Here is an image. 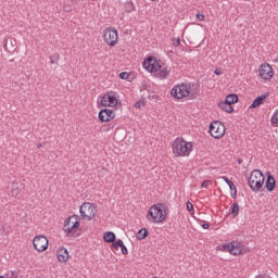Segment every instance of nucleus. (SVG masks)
<instances>
[{"label":"nucleus","mask_w":278,"mask_h":278,"mask_svg":"<svg viewBox=\"0 0 278 278\" xmlns=\"http://www.w3.org/2000/svg\"><path fill=\"white\" fill-rule=\"evenodd\" d=\"M142 66L149 73H157V71H160V68H162L160 61L155 56H148L143 61Z\"/></svg>","instance_id":"8"},{"label":"nucleus","mask_w":278,"mask_h":278,"mask_svg":"<svg viewBox=\"0 0 278 278\" xmlns=\"http://www.w3.org/2000/svg\"><path fill=\"white\" fill-rule=\"evenodd\" d=\"M113 249H115V251H118V249H122V253L123 255H127V253H129V251L127 250V247H125V243H123V240H117L112 244Z\"/></svg>","instance_id":"18"},{"label":"nucleus","mask_w":278,"mask_h":278,"mask_svg":"<svg viewBox=\"0 0 278 278\" xmlns=\"http://www.w3.org/2000/svg\"><path fill=\"white\" fill-rule=\"evenodd\" d=\"M104 42L109 45V47H116L118 45V30L114 27H109L103 31Z\"/></svg>","instance_id":"6"},{"label":"nucleus","mask_w":278,"mask_h":278,"mask_svg":"<svg viewBox=\"0 0 278 278\" xmlns=\"http://www.w3.org/2000/svg\"><path fill=\"white\" fill-rule=\"evenodd\" d=\"M149 237V230H147V228H141L138 232H137V240H144V238Z\"/></svg>","instance_id":"23"},{"label":"nucleus","mask_w":278,"mask_h":278,"mask_svg":"<svg viewBox=\"0 0 278 278\" xmlns=\"http://www.w3.org/2000/svg\"><path fill=\"white\" fill-rule=\"evenodd\" d=\"M214 74H215V75H223V70H222L220 67H218V68H216V70L214 71Z\"/></svg>","instance_id":"35"},{"label":"nucleus","mask_w":278,"mask_h":278,"mask_svg":"<svg viewBox=\"0 0 278 278\" xmlns=\"http://www.w3.org/2000/svg\"><path fill=\"white\" fill-rule=\"evenodd\" d=\"M33 247L38 253H42L49 249V240L42 235L36 236L33 240Z\"/></svg>","instance_id":"10"},{"label":"nucleus","mask_w":278,"mask_h":278,"mask_svg":"<svg viewBox=\"0 0 278 278\" xmlns=\"http://www.w3.org/2000/svg\"><path fill=\"white\" fill-rule=\"evenodd\" d=\"M142 105H144L143 101H138V102L135 103V108H137V109L142 108Z\"/></svg>","instance_id":"34"},{"label":"nucleus","mask_w":278,"mask_h":278,"mask_svg":"<svg viewBox=\"0 0 278 278\" xmlns=\"http://www.w3.org/2000/svg\"><path fill=\"white\" fill-rule=\"evenodd\" d=\"M202 228H203V229H210V225H208L207 223L202 224Z\"/></svg>","instance_id":"38"},{"label":"nucleus","mask_w":278,"mask_h":278,"mask_svg":"<svg viewBox=\"0 0 278 278\" xmlns=\"http://www.w3.org/2000/svg\"><path fill=\"white\" fill-rule=\"evenodd\" d=\"M260 77H262L265 81H270L273 77H275V71H273V66L268 63H264L260 66L258 70Z\"/></svg>","instance_id":"11"},{"label":"nucleus","mask_w":278,"mask_h":278,"mask_svg":"<svg viewBox=\"0 0 278 278\" xmlns=\"http://www.w3.org/2000/svg\"><path fill=\"white\" fill-rule=\"evenodd\" d=\"M218 108H220V110L224 112H227V114H231V112H233V106L225 101L219 102Z\"/></svg>","instance_id":"20"},{"label":"nucleus","mask_w":278,"mask_h":278,"mask_svg":"<svg viewBox=\"0 0 278 278\" xmlns=\"http://www.w3.org/2000/svg\"><path fill=\"white\" fill-rule=\"evenodd\" d=\"M271 125H278V111H276L271 116Z\"/></svg>","instance_id":"28"},{"label":"nucleus","mask_w":278,"mask_h":278,"mask_svg":"<svg viewBox=\"0 0 278 278\" xmlns=\"http://www.w3.org/2000/svg\"><path fill=\"white\" fill-rule=\"evenodd\" d=\"M7 278H18V276L14 271H11V276H9Z\"/></svg>","instance_id":"37"},{"label":"nucleus","mask_w":278,"mask_h":278,"mask_svg":"<svg viewBox=\"0 0 278 278\" xmlns=\"http://www.w3.org/2000/svg\"><path fill=\"white\" fill-rule=\"evenodd\" d=\"M173 154L177 157H184L186 155H190V151H192V142H188L184 140V138H176L172 143Z\"/></svg>","instance_id":"1"},{"label":"nucleus","mask_w":278,"mask_h":278,"mask_svg":"<svg viewBox=\"0 0 278 278\" xmlns=\"http://www.w3.org/2000/svg\"><path fill=\"white\" fill-rule=\"evenodd\" d=\"M223 179L227 186H229L230 190H236V185H233V181H231L227 176H224Z\"/></svg>","instance_id":"27"},{"label":"nucleus","mask_w":278,"mask_h":278,"mask_svg":"<svg viewBox=\"0 0 278 278\" xmlns=\"http://www.w3.org/2000/svg\"><path fill=\"white\" fill-rule=\"evenodd\" d=\"M264 174L260 169H254L250 174V177L248 179L249 187L253 192H257V190H262L264 187V181H265Z\"/></svg>","instance_id":"3"},{"label":"nucleus","mask_w":278,"mask_h":278,"mask_svg":"<svg viewBox=\"0 0 278 278\" xmlns=\"http://www.w3.org/2000/svg\"><path fill=\"white\" fill-rule=\"evenodd\" d=\"M101 105L103 108H116L118 105V99H116V94L113 91L108 92L101 99Z\"/></svg>","instance_id":"12"},{"label":"nucleus","mask_w":278,"mask_h":278,"mask_svg":"<svg viewBox=\"0 0 278 278\" xmlns=\"http://www.w3.org/2000/svg\"><path fill=\"white\" fill-rule=\"evenodd\" d=\"M208 186H212V180H204L201 185V188H207Z\"/></svg>","instance_id":"31"},{"label":"nucleus","mask_w":278,"mask_h":278,"mask_svg":"<svg viewBox=\"0 0 278 278\" xmlns=\"http://www.w3.org/2000/svg\"><path fill=\"white\" fill-rule=\"evenodd\" d=\"M168 75H170V68H168V67L161 70L157 74L160 79H166V77H168Z\"/></svg>","instance_id":"24"},{"label":"nucleus","mask_w":278,"mask_h":278,"mask_svg":"<svg viewBox=\"0 0 278 278\" xmlns=\"http://www.w3.org/2000/svg\"><path fill=\"white\" fill-rule=\"evenodd\" d=\"M224 102L228 103V105H233V103H238V94L236 93L228 94Z\"/></svg>","instance_id":"22"},{"label":"nucleus","mask_w":278,"mask_h":278,"mask_svg":"<svg viewBox=\"0 0 278 278\" xmlns=\"http://www.w3.org/2000/svg\"><path fill=\"white\" fill-rule=\"evenodd\" d=\"M193 99H197V96L192 94Z\"/></svg>","instance_id":"41"},{"label":"nucleus","mask_w":278,"mask_h":278,"mask_svg":"<svg viewBox=\"0 0 278 278\" xmlns=\"http://www.w3.org/2000/svg\"><path fill=\"white\" fill-rule=\"evenodd\" d=\"M197 18H198V21H205V15L201 14V13H198Z\"/></svg>","instance_id":"33"},{"label":"nucleus","mask_w":278,"mask_h":278,"mask_svg":"<svg viewBox=\"0 0 278 278\" xmlns=\"http://www.w3.org/2000/svg\"><path fill=\"white\" fill-rule=\"evenodd\" d=\"M224 251H228L231 255H242V248L236 242L226 243L223 245Z\"/></svg>","instance_id":"13"},{"label":"nucleus","mask_w":278,"mask_h":278,"mask_svg":"<svg viewBox=\"0 0 278 278\" xmlns=\"http://www.w3.org/2000/svg\"><path fill=\"white\" fill-rule=\"evenodd\" d=\"M231 210V214L233 216V218H236L238 216V214H240V205H238V203H233L230 207Z\"/></svg>","instance_id":"26"},{"label":"nucleus","mask_w":278,"mask_h":278,"mask_svg":"<svg viewBox=\"0 0 278 278\" xmlns=\"http://www.w3.org/2000/svg\"><path fill=\"white\" fill-rule=\"evenodd\" d=\"M79 216L72 215L67 217L63 225V231L67 238H77L79 236Z\"/></svg>","instance_id":"2"},{"label":"nucleus","mask_w":278,"mask_h":278,"mask_svg":"<svg viewBox=\"0 0 278 278\" xmlns=\"http://www.w3.org/2000/svg\"><path fill=\"white\" fill-rule=\"evenodd\" d=\"M266 97H268V93L258 96L250 105L251 110H255V108H260V105H263L266 101Z\"/></svg>","instance_id":"17"},{"label":"nucleus","mask_w":278,"mask_h":278,"mask_svg":"<svg viewBox=\"0 0 278 278\" xmlns=\"http://www.w3.org/2000/svg\"><path fill=\"white\" fill-rule=\"evenodd\" d=\"M208 131L212 138L219 140V138H223V136H225V125H223L218 121H215L211 123Z\"/></svg>","instance_id":"9"},{"label":"nucleus","mask_w":278,"mask_h":278,"mask_svg":"<svg viewBox=\"0 0 278 278\" xmlns=\"http://www.w3.org/2000/svg\"><path fill=\"white\" fill-rule=\"evenodd\" d=\"M40 147H42V144H38V149H40Z\"/></svg>","instance_id":"42"},{"label":"nucleus","mask_w":278,"mask_h":278,"mask_svg":"<svg viewBox=\"0 0 278 278\" xmlns=\"http://www.w3.org/2000/svg\"><path fill=\"white\" fill-rule=\"evenodd\" d=\"M114 116V111L110 109H103L99 112V121H101V123H109V121H112Z\"/></svg>","instance_id":"14"},{"label":"nucleus","mask_w":278,"mask_h":278,"mask_svg":"<svg viewBox=\"0 0 278 278\" xmlns=\"http://www.w3.org/2000/svg\"><path fill=\"white\" fill-rule=\"evenodd\" d=\"M119 78H121V79H129V73H127V72H122V73L119 74Z\"/></svg>","instance_id":"30"},{"label":"nucleus","mask_w":278,"mask_h":278,"mask_svg":"<svg viewBox=\"0 0 278 278\" xmlns=\"http://www.w3.org/2000/svg\"><path fill=\"white\" fill-rule=\"evenodd\" d=\"M172 97L175 99H186V97H190V85H178L175 86L170 91Z\"/></svg>","instance_id":"7"},{"label":"nucleus","mask_w":278,"mask_h":278,"mask_svg":"<svg viewBox=\"0 0 278 278\" xmlns=\"http://www.w3.org/2000/svg\"><path fill=\"white\" fill-rule=\"evenodd\" d=\"M79 213L84 220H91L97 214V206L90 202H85L80 205Z\"/></svg>","instance_id":"5"},{"label":"nucleus","mask_w":278,"mask_h":278,"mask_svg":"<svg viewBox=\"0 0 278 278\" xmlns=\"http://www.w3.org/2000/svg\"><path fill=\"white\" fill-rule=\"evenodd\" d=\"M103 240L104 242L114 244V242L116 241V235L112 231L104 232Z\"/></svg>","instance_id":"19"},{"label":"nucleus","mask_w":278,"mask_h":278,"mask_svg":"<svg viewBox=\"0 0 278 278\" xmlns=\"http://www.w3.org/2000/svg\"><path fill=\"white\" fill-rule=\"evenodd\" d=\"M277 186V181L275 180V177L273 175H270V172L267 173V179H266V190L268 192H273V190H275Z\"/></svg>","instance_id":"15"},{"label":"nucleus","mask_w":278,"mask_h":278,"mask_svg":"<svg viewBox=\"0 0 278 278\" xmlns=\"http://www.w3.org/2000/svg\"><path fill=\"white\" fill-rule=\"evenodd\" d=\"M11 194H12V197H18V194H21V189L18 187V184H13L12 185Z\"/></svg>","instance_id":"25"},{"label":"nucleus","mask_w":278,"mask_h":278,"mask_svg":"<svg viewBox=\"0 0 278 278\" xmlns=\"http://www.w3.org/2000/svg\"><path fill=\"white\" fill-rule=\"evenodd\" d=\"M56 257L59 260V262L66 264V262H68V250H66L65 248H61L58 250L56 252Z\"/></svg>","instance_id":"16"},{"label":"nucleus","mask_w":278,"mask_h":278,"mask_svg":"<svg viewBox=\"0 0 278 278\" xmlns=\"http://www.w3.org/2000/svg\"><path fill=\"white\" fill-rule=\"evenodd\" d=\"M187 210L188 212H192V210H194V205L191 202H187Z\"/></svg>","instance_id":"32"},{"label":"nucleus","mask_w":278,"mask_h":278,"mask_svg":"<svg viewBox=\"0 0 278 278\" xmlns=\"http://www.w3.org/2000/svg\"><path fill=\"white\" fill-rule=\"evenodd\" d=\"M238 163H239V164H242V159H239V160H238Z\"/></svg>","instance_id":"39"},{"label":"nucleus","mask_w":278,"mask_h":278,"mask_svg":"<svg viewBox=\"0 0 278 278\" xmlns=\"http://www.w3.org/2000/svg\"><path fill=\"white\" fill-rule=\"evenodd\" d=\"M181 45V39L180 38H174L173 39V46L174 47H179Z\"/></svg>","instance_id":"29"},{"label":"nucleus","mask_w":278,"mask_h":278,"mask_svg":"<svg viewBox=\"0 0 278 278\" xmlns=\"http://www.w3.org/2000/svg\"><path fill=\"white\" fill-rule=\"evenodd\" d=\"M166 205L157 203L149 208L148 216H151L153 223H164L166 220Z\"/></svg>","instance_id":"4"},{"label":"nucleus","mask_w":278,"mask_h":278,"mask_svg":"<svg viewBox=\"0 0 278 278\" xmlns=\"http://www.w3.org/2000/svg\"><path fill=\"white\" fill-rule=\"evenodd\" d=\"M193 99H197V96L192 94Z\"/></svg>","instance_id":"40"},{"label":"nucleus","mask_w":278,"mask_h":278,"mask_svg":"<svg viewBox=\"0 0 278 278\" xmlns=\"http://www.w3.org/2000/svg\"><path fill=\"white\" fill-rule=\"evenodd\" d=\"M232 190H233V193H231V197L232 199H236L238 197V190L236 189V187Z\"/></svg>","instance_id":"36"},{"label":"nucleus","mask_w":278,"mask_h":278,"mask_svg":"<svg viewBox=\"0 0 278 278\" xmlns=\"http://www.w3.org/2000/svg\"><path fill=\"white\" fill-rule=\"evenodd\" d=\"M50 60V64H52L54 67H51L55 71V68H58L59 64H60V54L54 53L52 55H50L49 58Z\"/></svg>","instance_id":"21"}]
</instances>
